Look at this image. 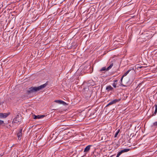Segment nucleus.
I'll return each instance as SVG.
<instances>
[{
	"instance_id": "obj_2",
	"label": "nucleus",
	"mask_w": 157,
	"mask_h": 157,
	"mask_svg": "<svg viewBox=\"0 0 157 157\" xmlns=\"http://www.w3.org/2000/svg\"><path fill=\"white\" fill-rule=\"evenodd\" d=\"M121 99H115L110 102L106 106V107H107L110 105H113L116 103L117 102L120 101Z\"/></svg>"
},
{
	"instance_id": "obj_1",
	"label": "nucleus",
	"mask_w": 157,
	"mask_h": 157,
	"mask_svg": "<svg viewBox=\"0 0 157 157\" xmlns=\"http://www.w3.org/2000/svg\"><path fill=\"white\" fill-rule=\"evenodd\" d=\"M47 84L45 83L38 87H32L29 88L27 90V94H30L34 92L41 90L46 87Z\"/></svg>"
},
{
	"instance_id": "obj_13",
	"label": "nucleus",
	"mask_w": 157,
	"mask_h": 157,
	"mask_svg": "<svg viewBox=\"0 0 157 157\" xmlns=\"http://www.w3.org/2000/svg\"><path fill=\"white\" fill-rule=\"evenodd\" d=\"M107 71V68L106 67H102L100 70L99 71L100 72H102L103 71Z\"/></svg>"
},
{
	"instance_id": "obj_23",
	"label": "nucleus",
	"mask_w": 157,
	"mask_h": 157,
	"mask_svg": "<svg viewBox=\"0 0 157 157\" xmlns=\"http://www.w3.org/2000/svg\"><path fill=\"white\" fill-rule=\"evenodd\" d=\"M118 81L117 80H115L114 81V82L116 83H117Z\"/></svg>"
},
{
	"instance_id": "obj_15",
	"label": "nucleus",
	"mask_w": 157,
	"mask_h": 157,
	"mask_svg": "<svg viewBox=\"0 0 157 157\" xmlns=\"http://www.w3.org/2000/svg\"><path fill=\"white\" fill-rule=\"evenodd\" d=\"M33 118L35 119H39V115H38L37 116L34 115V116Z\"/></svg>"
},
{
	"instance_id": "obj_21",
	"label": "nucleus",
	"mask_w": 157,
	"mask_h": 157,
	"mask_svg": "<svg viewBox=\"0 0 157 157\" xmlns=\"http://www.w3.org/2000/svg\"><path fill=\"white\" fill-rule=\"evenodd\" d=\"M86 71H87V73H91L92 72V71H90H90H89L88 70H87Z\"/></svg>"
},
{
	"instance_id": "obj_4",
	"label": "nucleus",
	"mask_w": 157,
	"mask_h": 157,
	"mask_svg": "<svg viewBox=\"0 0 157 157\" xmlns=\"http://www.w3.org/2000/svg\"><path fill=\"white\" fill-rule=\"evenodd\" d=\"M22 128H20L18 132L17 133V136L19 140H21L22 136Z\"/></svg>"
},
{
	"instance_id": "obj_12",
	"label": "nucleus",
	"mask_w": 157,
	"mask_h": 157,
	"mask_svg": "<svg viewBox=\"0 0 157 157\" xmlns=\"http://www.w3.org/2000/svg\"><path fill=\"white\" fill-rule=\"evenodd\" d=\"M113 63H111L109 65V66L107 68V71H108L110 69H111L112 67L113 66Z\"/></svg>"
},
{
	"instance_id": "obj_24",
	"label": "nucleus",
	"mask_w": 157,
	"mask_h": 157,
	"mask_svg": "<svg viewBox=\"0 0 157 157\" xmlns=\"http://www.w3.org/2000/svg\"><path fill=\"white\" fill-rule=\"evenodd\" d=\"M94 114V113H91V114H90V116H92V115H93Z\"/></svg>"
},
{
	"instance_id": "obj_11",
	"label": "nucleus",
	"mask_w": 157,
	"mask_h": 157,
	"mask_svg": "<svg viewBox=\"0 0 157 157\" xmlns=\"http://www.w3.org/2000/svg\"><path fill=\"white\" fill-rule=\"evenodd\" d=\"M155 109L154 111V113L151 115V117H152L153 116H155L157 113V105H155Z\"/></svg>"
},
{
	"instance_id": "obj_9",
	"label": "nucleus",
	"mask_w": 157,
	"mask_h": 157,
	"mask_svg": "<svg viewBox=\"0 0 157 157\" xmlns=\"http://www.w3.org/2000/svg\"><path fill=\"white\" fill-rule=\"evenodd\" d=\"M131 70L132 71H134V69L133 68L132 69H128L125 73L123 75V77H124L126 76L127 74L130 72V71Z\"/></svg>"
},
{
	"instance_id": "obj_3",
	"label": "nucleus",
	"mask_w": 157,
	"mask_h": 157,
	"mask_svg": "<svg viewBox=\"0 0 157 157\" xmlns=\"http://www.w3.org/2000/svg\"><path fill=\"white\" fill-rule=\"evenodd\" d=\"M130 149L128 148H125L123 150H122L120 151H119L117 153L116 157H119L121 155L122 153L126 152L128 151H129Z\"/></svg>"
},
{
	"instance_id": "obj_7",
	"label": "nucleus",
	"mask_w": 157,
	"mask_h": 157,
	"mask_svg": "<svg viewBox=\"0 0 157 157\" xmlns=\"http://www.w3.org/2000/svg\"><path fill=\"white\" fill-rule=\"evenodd\" d=\"M91 145H89L86 146L85 148L84 152H88L90 150Z\"/></svg>"
},
{
	"instance_id": "obj_5",
	"label": "nucleus",
	"mask_w": 157,
	"mask_h": 157,
	"mask_svg": "<svg viewBox=\"0 0 157 157\" xmlns=\"http://www.w3.org/2000/svg\"><path fill=\"white\" fill-rule=\"evenodd\" d=\"M10 113H0V118H6L8 116H9L10 114Z\"/></svg>"
},
{
	"instance_id": "obj_16",
	"label": "nucleus",
	"mask_w": 157,
	"mask_h": 157,
	"mask_svg": "<svg viewBox=\"0 0 157 157\" xmlns=\"http://www.w3.org/2000/svg\"><path fill=\"white\" fill-rule=\"evenodd\" d=\"M117 83H116L115 82H114V83L113 84V86L114 88H116V86H117Z\"/></svg>"
},
{
	"instance_id": "obj_14",
	"label": "nucleus",
	"mask_w": 157,
	"mask_h": 157,
	"mask_svg": "<svg viewBox=\"0 0 157 157\" xmlns=\"http://www.w3.org/2000/svg\"><path fill=\"white\" fill-rule=\"evenodd\" d=\"M120 131V129H118L117 131L116 132V133L114 135V137H116L118 134L119 133V132Z\"/></svg>"
},
{
	"instance_id": "obj_22",
	"label": "nucleus",
	"mask_w": 157,
	"mask_h": 157,
	"mask_svg": "<svg viewBox=\"0 0 157 157\" xmlns=\"http://www.w3.org/2000/svg\"><path fill=\"white\" fill-rule=\"evenodd\" d=\"M124 77H123V76H122V77H121V82H122V80H123V78Z\"/></svg>"
},
{
	"instance_id": "obj_19",
	"label": "nucleus",
	"mask_w": 157,
	"mask_h": 157,
	"mask_svg": "<svg viewBox=\"0 0 157 157\" xmlns=\"http://www.w3.org/2000/svg\"><path fill=\"white\" fill-rule=\"evenodd\" d=\"M87 68H88L89 69H90L91 68V66L90 65H89L87 67H86V69Z\"/></svg>"
},
{
	"instance_id": "obj_8",
	"label": "nucleus",
	"mask_w": 157,
	"mask_h": 157,
	"mask_svg": "<svg viewBox=\"0 0 157 157\" xmlns=\"http://www.w3.org/2000/svg\"><path fill=\"white\" fill-rule=\"evenodd\" d=\"M106 90L108 92H109L110 91L113 90L114 89L110 85H109L106 87Z\"/></svg>"
},
{
	"instance_id": "obj_18",
	"label": "nucleus",
	"mask_w": 157,
	"mask_h": 157,
	"mask_svg": "<svg viewBox=\"0 0 157 157\" xmlns=\"http://www.w3.org/2000/svg\"><path fill=\"white\" fill-rule=\"evenodd\" d=\"M153 126H157V121L153 123Z\"/></svg>"
},
{
	"instance_id": "obj_17",
	"label": "nucleus",
	"mask_w": 157,
	"mask_h": 157,
	"mask_svg": "<svg viewBox=\"0 0 157 157\" xmlns=\"http://www.w3.org/2000/svg\"><path fill=\"white\" fill-rule=\"evenodd\" d=\"M45 117L44 115H39V119H40L43 118L44 117Z\"/></svg>"
},
{
	"instance_id": "obj_20",
	"label": "nucleus",
	"mask_w": 157,
	"mask_h": 157,
	"mask_svg": "<svg viewBox=\"0 0 157 157\" xmlns=\"http://www.w3.org/2000/svg\"><path fill=\"white\" fill-rule=\"evenodd\" d=\"M4 123V121L0 120V125Z\"/></svg>"
},
{
	"instance_id": "obj_6",
	"label": "nucleus",
	"mask_w": 157,
	"mask_h": 157,
	"mask_svg": "<svg viewBox=\"0 0 157 157\" xmlns=\"http://www.w3.org/2000/svg\"><path fill=\"white\" fill-rule=\"evenodd\" d=\"M19 118V116L18 115H17L16 117L14 118L13 121H12V123H16L17 124L20 121H19V120H18V119Z\"/></svg>"
},
{
	"instance_id": "obj_25",
	"label": "nucleus",
	"mask_w": 157,
	"mask_h": 157,
	"mask_svg": "<svg viewBox=\"0 0 157 157\" xmlns=\"http://www.w3.org/2000/svg\"><path fill=\"white\" fill-rule=\"evenodd\" d=\"M86 69V67H84V70H85Z\"/></svg>"
},
{
	"instance_id": "obj_10",
	"label": "nucleus",
	"mask_w": 157,
	"mask_h": 157,
	"mask_svg": "<svg viewBox=\"0 0 157 157\" xmlns=\"http://www.w3.org/2000/svg\"><path fill=\"white\" fill-rule=\"evenodd\" d=\"M54 102L59 104H64L65 103L64 101L62 100H56L54 101Z\"/></svg>"
}]
</instances>
